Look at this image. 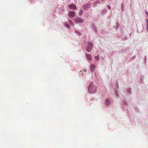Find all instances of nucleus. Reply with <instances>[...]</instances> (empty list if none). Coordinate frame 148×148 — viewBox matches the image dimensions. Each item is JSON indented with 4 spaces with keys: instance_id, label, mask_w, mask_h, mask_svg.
Returning a JSON list of instances; mask_svg holds the SVG:
<instances>
[{
    "instance_id": "obj_16",
    "label": "nucleus",
    "mask_w": 148,
    "mask_h": 148,
    "mask_svg": "<svg viewBox=\"0 0 148 148\" xmlns=\"http://www.w3.org/2000/svg\"><path fill=\"white\" fill-rule=\"evenodd\" d=\"M75 33L77 34L80 35H81V33L80 32L76 31H75Z\"/></svg>"
},
{
    "instance_id": "obj_11",
    "label": "nucleus",
    "mask_w": 148,
    "mask_h": 148,
    "mask_svg": "<svg viewBox=\"0 0 148 148\" xmlns=\"http://www.w3.org/2000/svg\"><path fill=\"white\" fill-rule=\"evenodd\" d=\"M105 103V104L106 105L108 106L109 105V101L108 99L106 100Z\"/></svg>"
},
{
    "instance_id": "obj_14",
    "label": "nucleus",
    "mask_w": 148,
    "mask_h": 148,
    "mask_svg": "<svg viewBox=\"0 0 148 148\" xmlns=\"http://www.w3.org/2000/svg\"><path fill=\"white\" fill-rule=\"evenodd\" d=\"M83 13V11L82 10H80L79 12V14L80 15H82Z\"/></svg>"
},
{
    "instance_id": "obj_1",
    "label": "nucleus",
    "mask_w": 148,
    "mask_h": 148,
    "mask_svg": "<svg viewBox=\"0 0 148 148\" xmlns=\"http://www.w3.org/2000/svg\"><path fill=\"white\" fill-rule=\"evenodd\" d=\"M92 87H93L92 86V83L91 82L90 83L89 86L88 87V91L89 93H91L95 92L96 90L95 88H94L93 91L91 90V88H92Z\"/></svg>"
},
{
    "instance_id": "obj_13",
    "label": "nucleus",
    "mask_w": 148,
    "mask_h": 148,
    "mask_svg": "<svg viewBox=\"0 0 148 148\" xmlns=\"http://www.w3.org/2000/svg\"><path fill=\"white\" fill-rule=\"evenodd\" d=\"M69 23L71 25L73 26H74V24H73V23L72 21H71L70 20H69Z\"/></svg>"
},
{
    "instance_id": "obj_19",
    "label": "nucleus",
    "mask_w": 148,
    "mask_h": 148,
    "mask_svg": "<svg viewBox=\"0 0 148 148\" xmlns=\"http://www.w3.org/2000/svg\"><path fill=\"white\" fill-rule=\"evenodd\" d=\"M94 88H95V87H92V88H91V90L93 91V89H94Z\"/></svg>"
},
{
    "instance_id": "obj_9",
    "label": "nucleus",
    "mask_w": 148,
    "mask_h": 148,
    "mask_svg": "<svg viewBox=\"0 0 148 148\" xmlns=\"http://www.w3.org/2000/svg\"><path fill=\"white\" fill-rule=\"evenodd\" d=\"M91 47L88 46L86 48V50L87 51L90 52L91 50Z\"/></svg>"
},
{
    "instance_id": "obj_12",
    "label": "nucleus",
    "mask_w": 148,
    "mask_h": 148,
    "mask_svg": "<svg viewBox=\"0 0 148 148\" xmlns=\"http://www.w3.org/2000/svg\"><path fill=\"white\" fill-rule=\"evenodd\" d=\"M95 58L96 60L99 61V58L98 56H96L95 57Z\"/></svg>"
},
{
    "instance_id": "obj_20",
    "label": "nucleus",
    "mask_w": 148,
    "mask_h": 148,
    "mask_svg": "<svg viewBox=\"0 0 148 148\" xmlns=\"http://www.w3.org/2000/svg\"><path fill=\"white\" fill-rule=\"evenodd\" d=\"M146 14L147 16L148 17V13L147 12V11H146Z\"/></svg>"
},
{
    "instance_id": "obj_3",
    "label": "nucleus",
    "mask_w": 148,
    "mask_h": 148,
    "mask_svg": "<svg viewBox=\"0 0 148 148\" xmlns=\"http://www.w3.org/2000/svg\"><path fill=\"white\" fill-rule=\"evenodd\" d=\"M75 13L74 12H69V16L70 18H72L75 16Z\"/></svg>"
},
{
    "instance_id": "obj_5",
    "label": "nucleus",
    "mask_w": 148,
    "mask_h": 148,
    "mask_svg": "<svg viewBox=\"0 0 148 148\" xmlns=\"http://www.w3.org/2000/svg\"><path fill=\"white\" fill-rule=\"evenodd\" d=\"M90 6V3H88L85 5H83V9L84 10H86L87 8L89 7Z\"/></svg>"
},
{
    "instance_id": "obj_8",
    "label": "nucleus",
    "mask_w": 148,
    "mask_h": 148,
    "mask_svg": "<svg viewBox=\"0 0 148 148\" xmlns=\"http://www.w3.org/2000/svg\"><path fill=\"white\" fill-rule=\"evenodd\" d=\"M92 43L91 42H88V46L91 47H92Z\"/></svg>"
},
{
    "instance_id": "obj_4",
    "label": "nucleus",
    "mask_w": 148,
    "mask_h": 148,
    "mask_svg": "<svg viewBox=\"0 0 148 148\" xmlns=\"http://www.w3.org/2000/svg\"><path fill=\"white\" fill-rule=\"evenodd\" d=\"M69 7L70 9L73 10L77 8L76 6L74 4L73 5H69Z\"/></svg>"
},
{
    "instance_id": "obj_17",
    "label": "nucleus",
    "mask_w": 148,
    "mask_h": 148,
    "mask_svg": "<svg viewBox=\"0 0 148 148\" xmlns=\"http://www.w3.org/2000/svg\"><path fill=\"white\" fill-rule=\"evenodd\" d=\"M107 7L109 10H110L111 9V8L110 6L109 5H108L107 6Z\"/></svg>"
},
{
    "instance_id": "obj_15",
    "label": "nucleus",
    "mask_w": 148,
    "mask_h": 148,
    "mask_svg": "<svg viewBox=\"0 0 148 148\" xmlns=\"http://www.w3.org/2000/svg\"><path fill=\"white\" fill-rule=\"evenodd\" d=\"M106 12V10H103L102 12V14L103 15V14H105Z\"/></svg>"
},
{
    "instance_id": "obj_7",
    "label": "nucleus",
    "mask_w": 148,
    "mask_h": 148,
    "mask_svg": "<svg viewBox=\"0 0 148 148\" xmlns=\"http://www.w3.org/2000/svg\"><path fill=\"white\" fill-rule=\"evenodd\" d=\"M86 56L87 59L89 60H92V56L91 55L87 54Z\"/></svg>"
},
{
    "instance_id": "obj_6",
    "label": "nucleus",
    "mask_w": 148,
    "mask_h": 148,
    "mask_svg": "<svg viewBox=\"0 0 148 148\" xmlns=\"http://www.w3.org/2000/svg\"><path fill=\"white\" fill-rule=\"evenodd\" d=\"M95 69V66L94 65L91 64L90 66V71H91L93 72Z\"/></svg>"
},
{
    "instance_id": "obj_18",
    "label": "nucleus",
    "mask_w": 148,
    "mask_h": 148,
    "mask_svg": "<svg viewBox=\"0 0 148 148\" xmlns=\"http://www.w3.org/2000/svg\"><path fill=\"white\" fill-rule=\"evenodd\" d=\"M147 29H148V20L147 19Z\"/></svg>"
},
{
    "instance_id": "obj_10",
    "label": "nucleus",
    "mask_w": 148,
    "mask_h": 148,
    "mask_svg": "<svg viewBox=\"0 0 148 148\" xmlns=\"http://www.w3.org/2000/svg\"><path fill=\"white\" fill-rule=\"evenodd\" d=\"M64 25L66 27H67L68 28H69L71 27L70 25L68 24L67 23H65L64 24Z\"/></svg>"
},
{
    "instance_id": "obj_2",
    "label": "nucleus",
    "mask_w": 148,
    "mask_h": 148,
    "mask_svg": "<svg viewBox=\"0 0 148 148\" xmlns=\"http://www.w3.org/2000/svg\"><path fill=\"white\" fill-rule=\"evenodd\" d=\"M75 21L77 23H82L84 22V20L82 18L77 17L75 19Z\"/></svg>"
}]
</instances>
